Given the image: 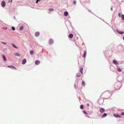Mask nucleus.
Instances as JSON below:
<instances>
[{"label": "nucleus", "instance_id": "1", "mask_svg": "<svg viewBox=\"0 0 124 124\" xmlns=\"http://www.w3.org/2000/svg\"><path fill=\"white\" fill-rule=\"evenodd\" d=\"M99 111L101 113H103L104 112L105 109L103 108H101L99 109Z\"/></svg>", "mask_w": 124, "mask_h": 124}, {"label": "nucleus", "instance_id": "2", "mask_svg": "<svg viewBox=\"0 0 124 124\" xmlns=\"http://www.w3.org/2000/svg\"><path fill=\"white\" fill-rule=\"evenodd\" d=\"M53 40L52 39H49V43L50 45H51L53 43Z\"/></svg>", "mask_w": 124, "mask_h": 124}, {"label": "nucleus", "instance_id": "3", "mask_svg": "<svg viewBox=\"0 0 124 124\" xmlns=\"http://www.w3.org/2000/svg\"><path fill=\"white\" fill-rule=\"evenodd\" d=\"M1 4L2 6L3 7H4L5 6V1L4 0L2 1L1 2Z\"/></svg>", "mask_w": 124, "mask_h": 124}, {"label": "nucleus", "instance_id": "4", "mask_svg": "<svg viewBox=\"0 0 124 124\" xmlns=\"http://www.w3.org/2000/svg\"><path fill=\"white\" fill-rule=\"evenodd\" d=\"M7 67L13 69H15V70L16 69V67L13 66H8Z\"/></svg>", "mask_w": 124, "mask_h": 124}, {"label": "nucleus", "instance_id": "5", "mask_svg": "<svg viewBox=\"0 0 124 124\" xmlns=\"http://www.w3.org/2000/svg\"><path fill=\"white\" fill-rule=\"evenodd\" d=\"M40 62L39 60H36L35 61V63L36 65H39L40 64Z\"/></svg>", "mask_w": 124, "mask_h": 124}, {"label": "nucleus", "instance_id": "6", "mask_svg": "<svg viewBox=\"0 0 124 124\" xmlns=\"http://www.w3.org/2000/svg\"><path fill=\"white\" fill-rule=\"evenodd\" d=\"M114 116L116 117H120V115H118L117 114H114Z\"/></svg>", "mask_w": 124, "mask_h": 124}, {"label": "nucleus", "instance_id": "7", "mask_svg": "<svg viewBox=\"0 0 124 124\" xmlns=\"http://www.w3.org/2000/svg\"><path fill=\"white\" fill-rule=\"evenodd\" d=\"M26 62V59H24L22 62V63L23 64H25Z\"/></svg>", "mask_w": 124, "mask_h": 124}, {"label": "nucleus", "instance_id": "8", "mask_svg": "<svg viewBox=\"0 0 124 124\" xmlns=\"http://www.w3.org/2000/svg\"><path fill=\"white\" fill-rule=\"evenodd\" d=\"M40 34L39 32H36L35 33V36L36 37H38V36Z\"/></svg>", "mask_w": 124, "mask_h": 124}, {"label": "nucleus", "instance_id": "9", "mask_svg": "<svg viewBox=\"0 0 124 124\" xmlns=\"http://www.w3.org/2000/svg\"><path fill=\"white\" fill-rule=\"evenodd\" d=\"M113 63L115 64H118V63H117L116 61L115 60H114L113 61Z\"/></svg>", "mask_w": 124, "mask_h": 124}, {"label": "nucleus", "instance_id": "10", "mask_svg": "<svg viewBox=\"0 0 124 124\" xmlns=\"http://www.w3.org/2000/svg\"><path fill=\"white\" fill-rule=\"evenodd\" d=\"M117 31L118 33L120 34H122L124 33V32L123 31H121L118 30H117Z\"/></svg>", "mask_w": 124, "mask_h": 124}, {"label": "nucleus", "instance_id": "11", "mask_svg": "<svg viewBox=\"0 0 124 124\" xmlns=\"http://www.w3.org/2000/svg\"><path fill=\"white\" fill-rule=\"evenodd\" d=\"M73 35L72 34H70L69 35V37L70 38H73Z\"/></svg>", "mask_w": 124, "mask_h": 124}, {"label": "nucleus", "instance_id": "12", "mask_svg": "<svg viewBox=\"0 0 124 124\" xmlns=\"http://www.w3.org/2000/svg\"><path fill=\"white\" fill-rule=\"evenodd\" d=\"M84 53L83 55V57L84 58H85L86 55V52L85 51H84Z\"/></svg>", "mask_w": 124, "mask_h": 124}, {"label": "nucleus", "instance_id": "13", "mask_svg": "<svg viewBox=\"0 0 124 124\" xmlns=\"http://www.w3.org/2000/svg\"><path fill=\"white\" fill-rule=\"evenodd\" d=\"M83 69L82 68H80V72H81V73L82 74H83Z\"/></svg>", "mask_w": 124, "mask_h": 124}, {"label": "nucleus", "instance_id": "14", "mask_svg": "<svg viewBox=\"0 0 124 124\" xmlns=\"http://www.w3.org/2000/svg\"><path fill=\"white\" fill-rule=\"evenodd\" d=\"M68 13L66 11L64 12V15L65 16H67L68 15Z\"/></svg>", "mask_w": 124, "mask_h": 124}, {"label": "nucleus", "instance_id": "15", "mask_svg": "<svg viewBox=\"0 0 124 124\" xmlns=\"http://www.w3.org/2000/svg\"><path fill=\"white\" fill-rule=\"evenodd\" d=\"M2 57L4 61H7V59L5 56L4 55H3Z\"/></svg>", "mask_w": 124, "mask_h": 124}, {"label": "nucleus", "instance_id": "16", "mask_svg": "<svg viewBox=\"0 0 124 124\" xmlns=\"http://www.w3.org/2000/svg\"><path fill=\"white\" fill-rule=\"evenodd\" d=\"M15 54L17 56H20L21 55L20 54L17 53H15Z\"/></svg>", "mask_w": 124, "mask_h": 124}, {"label": "nucleus", "instance_id": "17", "mask_svg": "<svg viewBox=\"0 0 124 124\" xmlns=\"http://www.w3.org/2000/svg\"><path fill=\"white\" fill-rule=\"evenodd\" d=\"M76 76L77 77H79L81 76V75L79 73H78L77 74Z\"/></svg>", "mask_w": 124, "mask_h": 124}, {"label": "nucleus", "instance_id": "18", "mask_svg": "<svg viewBox=\"0 0 124 124\" xmlns=\"http://www.w3.org/2000/svg\"><path fill=\"white\" fill-rule=\"evenodd\" d=\"M107 114L106 113H105L103 114V115L102 116V117H105V116H107Z\"/></svg>", "mask_w": 124, "mask_h": 124}, {"label": "nucleus", "instance_id": "19", "mask_svg": "<svg viewBox=\"0 0 124 124\" xmlns=\"http://www.w3.org/2000/svg\"><path fill=\"white\" fill-rule=\"evenodd\" d=\"M82 85H83L84 86H85V82L84 81H83L82 82Z\"/></svg>", "mask_w": 124, "mask_h": 124}, {"label": "nucleus", "instance_id": "20", "mask_svg": "<svg viewBox=\"0 0 124 124\" xmlns=\"http://www.w3.org/2000/svg\"><path fill=\"white\" fill-rule=\"evenodd\" d=\"M33 51L32 50H31L30 51V54H33Z\"/></svg>", "mask_w": 124, "mask_h": 124}, {"label": "nucleus", "instance_id": "21", "mask_svg": "<svg viewBox=\"0 0 124 124\" xmlns=\"http://www.w3.org/2000/svg\"><path fill=\"white\" fill-rule=\"evenodd\" d=\"M23 26H21L20 27V30H23Z\"/></svg>", "mask_w": 124, "mask_h": 124}, {"label": "nucleus", "instance_id": "22", "mask_svg": "<svg viewBox=\"0 0 124 124\" xmlns=\"http://www.w3.org/2000/svg\"><path fill=\"white\" fill-rule=\"evenodd\" d=\"M117 70L119 72H121L122 71V70L120 68H118L117 69Z\"/></svg>", "mask_w": 124, "mask_h": 124}, {"label": "nucleus", "instance_id": "23", "mask_svg": "<svg viewBox=\"0 0 124 124\" xmlns=\"http://www.w3.org/2000/svg\"><path fill=\"white\" fill-rule=\"evenodd\" d=\"M12 45L14 48H16V49L17 48V47L14 44H12Z\"/></svg>", "mask_w": 124, "mask_h": 124}, {"label": "nucleus", "instance_id": "24", "mask_svg": "<svg viewBox=\"0 0 124 124\" xmlns=\"http://www.w3.org/2000/svg\"><path fill=\"white\" fill-rule=\"evenodd\" d=\"M121 18L122 20H124V15H121Z\"/></svg>", "mask_w": 124, "mask_h": 124}, {"label": "nucleus", "instance_id": "25", "mask_svg": "<svg viewBox=\"0 0 124 124\" xmlns=\"http://www.w3.org/2000/svg\"><path fill=\"white\" fill-rule=\"evenodd\" d=\"M80 108L81 109H82L83 108V105H81L80 106Z\"/></svg>", "mask_w": 124, "mask_h": 124}, {"label": "nucleus", "instance_id": "26", "mask_svg": "<svg viewBox=\"0 0 124 124\" xmlns=\"http://www.w3.org/2000/svg\"><path fill=\"white\" fill-rule=\"evenodd\" d=\"M49 10L50 11H53L54 10V9L53 8H49Z\"/></svg>", "mask_w": 124, "mask_h": 124}, {"label": "nucleus", "instance_id": "27", "mask_svg": "<svg viewBox=\"0 0 124 124\" xmlns=\"http://www.w3.org/2000/svg\"><path fill=\"white\" fill-rule=\"evenodd\" d=\"M1 42L3 44H4V45H6L7 44V43H6V42H2L1 41Z\"/></svg>", "mask_w": 124, "mask_h": 124}, {"label": "nucleus", "instance_id": "28", "mask_svg": "<svg viewBox=\"0 0 124 124\" xmlns=\"http://www.w3.org/2000/svg\"><path fill=\"white\" fill-rule=\"evenodd\" d=\"M12 29L13 30H15V28L13 27H12Z\"/></svg>", "mask_w": 124, "mask_h": 124}, {"label": "nucleus", "instance_id": "29", "mask_svg": "<svg viewBox=\"0 0 124 124\" xmlns=\"http://www.w3.org/2000/svg\"><path fill=\"white\" fill-rule=\"evenodd\" d=\"M2 29H4L5 30H7V27H6L5 28H2Z\"/></svg>", "mask_w": 124, "mask_h": 124}, {"label": "nucleus", "instance_id": "30", "mask_svg": "<svg viewBox=\"0 0 124 124\" xmlns=\"http://www.w3.org/2000/svg\"><path fill=\"white\" fill-rule=\"evenodd\" d=\"M121 15V14L120 13H119L118 14V16L119 17H120Z\"/></svg>", "mask_w": 124, "mask_h": 124}, {"label": "nucleus", "instance_id": "31", "mask_svg": "<svg viewBox=\"0 0 124 124\" xmlns=\"http://www.w3.org/2000/svg\"><path fill=\"white\" fill-rule=\"evenodd\" d=\"M83 112L85 114L87 115V113L85 111H84Z\"/></svg>", "mask_w": 124, "mask_h": 124}, {"label": "nucleus", "instance_id": "32", "mask_svg": "<svg viewBox=\"0 0 124 124\" xmlns=\"http://www.w3.org/2000/svg\"><path fill=\"white\" fill-rule=\"evenodd\" d=\"M73 3L75 5L76 3V1H74L73 2Z\"/></svg>", "mask_w": 124, "mask_h": 124}, {"label": "nucleus", "instance_id": "33", "mask_svg": "<svg viewBox=\"0 0 124 124\" xmlns=\"http://www.w3.org/2000/svg\"><path fill=\"white\" fill-rule=\"evenodd\" d=\"M124 115V112H122L121 114V115Z\"/></svg>", "mask_w": 124, "mask_h": 124}, {"label": "nucleus", "instance_id": "34", "mask_svg": "<svg viewBox=\"0 0 124 124\" xmlns=\"http://www.w3.org/2000/svg\"><path fill=\"white\" fill-rule=\"evenodd\" d=\"M39 0L40 1V0H37V1L36 2V3H37L38 2V1Z\"/></svg>", "mask_w": 124, "mask_h": 124}, {"label": "nucleus", "instance_id": "35", "mask_svg": "<svg viewBox=\"0 0 124 124\" xmlns=\"http://www.w3.org/2000/svg\"><path fill=\"white\" fill-rule=\"evenodd\" d=\"M111 10H113V8H111Z\"/></svg>", "mask_w": 124, "mask_h": 124}, {"label": "nucleus", "instance_id": "36", "mask_svg": "<svg viewBox=\"0 0 124 124\" xmlns=\"http://www.w3.org/2000/svg\"><path fill=\"white\" fill-rule=\"evenodd\" d=\"M87 105L88 106H89V104H87Z\"/></svg>", "mask_w": 124, "mask_h": 124}, {"label": "nucleus", "instance_id": "37", "mask_svg": "<svg viewBox=\"0 0 124 124\" xmlns=\"http://www.w3.org/2000/svg\"><path fill=\"white\" fill-rule=\"evenodd\" d=\"M123 40H124V37H123Z\"/></svg>", "mask_w": 124, "mask_h": 124}]
</instances>
